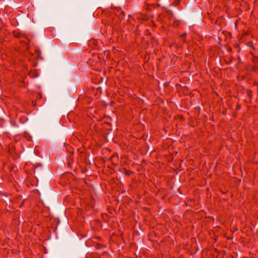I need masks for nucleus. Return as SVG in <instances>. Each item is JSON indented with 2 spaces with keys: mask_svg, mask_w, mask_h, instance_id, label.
Instances as JSON below:
<instances>
[{
  "mask_svg": "<svg viewBox=\"0 0 258 258\" xmlns=\"http://www.w3.org/2000/svg\"><path fill=\"white\" fill-rule=\"evenodd\" d=\"M237 59L238 60V63H240L241 62V58H240V56H238L237 57Z\"/></svg>",
  "mask_w": 258,
  "mask_h": 258,
  "instance_id": "15",
  "label": "nucleus"
},
{
  "mask_svg": "<svg viewBox=\"0 0 258 258\" xmlns=\"http://www.w3.org/2000/svg\"><path fill=\"white\" fill-rule=\"evenodd\" d=\"M120 14L122 15L123 16H124L125 15V13L124 11H121V13H120Z\"/></svg>",
  "mask_w": 258,
  "mask_h": 258,
  "instance_id": "14",
  "label": "nucleus"
},
{
  "mask_svg": "<svg viewBox=\"0 0 258 258\" xmlns=\"http://www.w3.org/2000/svg\"><path fill=\"white\" fill-rule=\"evenodd\" d=\"M202 16L201 7L198 5L192 6L188 11V20L191 23L196 22L200 19Z\"/></svg>",
  "mask_w": 258,
  "mask_h": 258,
  "instance_id": "1",
  "label": "nucleus"
},
{
  "mask_svg": "<svg viewBox=\"0 0 258 258\" xmlns=\"http://www.w3.org/2000/svg\"><path fill=\"white\" fill-rule=\"evenodd\" d=\"M119 171L120 172H123L126 176H130L131 174L134 173L133 171L126 170L124 168H120L119 169Z\"/></svg>",
  "mask_w": 258,
  "mask_h": 258,
  "instance_id": "4",
  "label": "nucleus"
},
{
  "mask_svg": "<svg viewBox=\"0 0 258 258\" xmlns=\"http://www.w3.org/2000/svg\"><path fill=\"white\" fill-rule=\"evenodd\" d=\"M240 108H241L240 105H239L238 104H237L236 107V110H239L240 109Z\"/></svg>",
  "mask_w": 258,
  "mask_h": 258,
  "instance_id": "12",
  "label": "nucleus"
},
{
  "mask_svg": "<svg viewBox=\"0 0 258 258\" xmlns=\"http://www.w3.org/2000/svg\"><path fill=\"white\" fill-rule=\"evenodd\" d=\"M232 59H233L232 57H231V59H230V61H231L232 60Z\"/></svg>",
  "mask_w": 258,
  "mask_h": 258,
  "instance_id": "18",
  "label": "nucleus"
},
{
  "mask_svg": "<svg viewBox=\"0 0 258 258\" xmlns=\"http://www.w3.org/2000/svg\"><path fill=\"white\" fill-rule=\"evenodd\" d=\"M236 47L238 48L237 52H239L240 51V50H241L240 48L239 47V46L238 45H237Z\"/></svg>",
  "mask_w": 258,
  "mask_h": 258,
  "instance_id": "13",
  "label": "nucleus"
},
{
  "mask_svg": "<svg viewBox=\"0 0 258 258\" xmlns=\"http://www.w3.org/2000/svg\"><path fill=\"white\" fill-rule=\"evenodd\" d=\"M113 157H114V156H112L110 157V160H112V159Z\"/></svg>",
  "mask_w": 258,
  "mask_h": 258,
  "instance_id": "17",
  "label": "nucleus"
},
{
  "mask_svg": "<svg viewBox=\"0 0 258 258\" xmlns=\"http://www.w3.org/2000/svg\"><path fill=\"white\" fill-rule=\"evenodd\" d=\"M258 70V66L257 64H253V66H252L251 68V71L252 72H256Z\"/></svg>",
  "mask_w": 258,
  "mask_h": 258,
  "instance_id": "9",
  "label": "nucleus"
},
{
  "mask_svg": "<svg viewBox=\"0 0 258 258\" xmlns=\"http://www.w3.org/2000/svg\"><path fill=\"white\" fill-rule=\"evenodd\" d=\"M180 1H181V0H174V2H173V5H174V6H176V5H177L179 4V3L180 2ZM165 1H166V2H167L168 0H165Z\"/></svg>",
  "mask_w": 258,
  "mask_h": 258,
  "instance_id": "10",
  "label": "nucleus"
},
{
  "mask_svg": "<svg viewBox=\"0 0 258 258\" xmlns=\"http://www.w3.org/2000/svg\"><path fill=\"white\" fill-rule=\"evenodd\" d=\"M49 176L50 177H52V174L51 173H50Z\"/></svg>",
  "mask_w": 258,
  "mask_h": 258,
  "instance_id": "16",
  "label": "nucleus"
},
{
  "mask_svg": "<svg viewBox=\"0 0 258 258\" xmlns=\"http://www.w3.org/2000/svg\"><path fill=\"white\" fill-rule=\"evenodd\" d=\"M251 60H252V62L253 64H257V57L256 56H253Z\"/></svg>",
  "mask_w": 258,
  "mask_h": 258,
  "instance_id": "7",
  "label": "nucleus"
},
{
  "mask_svg": "<svg viewBox=\"0 0 258 258\" xmlns=\"http://www.w3.org/2000/svg\"><path fill=\"white\" fill-rule=\"evenodd\" d=\"M38 166H40V165H41V164H38Z\"/></svg>",
  "mask_w": 258,
  "mask_h": 258,
  "instance_id": "19",
  "label": "nucleus"
},
{
  "mask_svg": "<svg viewBox=\"0 0 258 258\" xmlns=\"http://www.w3.org/2000/svg\"><path fill=\"white\" fill-rule=\"evenodd\" d=\"M39 189L41 192L42 198L45 200H49L54 196V193L49 189L48 183L45 185H41Z\"/></svg>",
  "mask_w": 258,
  "mask_h": 258,
  "instance_id": "2",
  "label": "nucleus"
},
{
  "mask_svg": "<svg viewBox=\"0 0 258 258\" xmlns=\"http://www.w3.org/2000/svg\"><path fill=\"white\" fill-rule=\"evenodd\" d=\"M54 221L56 222V225L54 228V231H56L57 229V225L60 223V219L58 218H56L54 219Z\"/></svg>",
  "mask_w": 258,
  "mask_h": 258,
  "instance_id": "8",
  "label": "nucleus"
},
{
  "mask_svg": "<svg viewBox=\"0 0 258 258\" xmlns=\"http://www.w3.org/2000/svg\"><path fill=\"white\" fill-rule=\"evenodd\" d=\"M187 35L186 32H184L183 34H182L180 37L182 39V40L183 42H186V36Z\"/></svg>",
  "mask_w": 258,
  "mask_h": 258,
  "instance_id": "5",
  "label": "nucleus"
},
{
  "mask_svg": "<svg viewBox=\"0 0 258 258\" xmlns=\"http://www.w3.org/2000/svg\"><path fill=\"white\" fill-rule=\"evenodd\" d=\"M229 50H230V51H231V48H230L229 49Z\"/></svg>",
  "mask_w": 258,
  "mask_h": 258,
  "instance_id": "20",
  "label": "nucleus"
},
{
  "mask_svg": "<svg viewBox=\"0 0 258 258\" xmlns=\"http://www.w3.org/2000/svg\"><path fill=\"white\" fill-rule=\"evenodd\" d=\"M13 36L17 38H21L25 36V34L22 33L21 32H19L17 30H14L12 32Z\"/></svg>",
  "mask_w": 258,
  "mask_h": 258,
  "instance_id": "3",
  "label": "nucleus"
},
{
  "mask_svg": "<svg viewBox=\"0 0 258 258\" xmlns=\"http://www.w3.org/2000/svg\"><path fill=\"white\" fill-rule=\"evenodd\" d=\"M177 118L181 120H183L184 118L182 115H177Z\"/></svg>",
  "mask_w": 258,
  "mask_h": 258,
  "instance_id": "11",
  "label": "nucleus"
},
{
  "mask_svg": "<svg viewBox=\"0 0 258 258\" xmlns=\"http://www.w3.org/2000/svg\"><path fill=\"white\" fill-rule=\"evenodd\" d=\"M246 93L247 95V96L250 98H251L252 97V91L250 90V89H247L246 90Z\"/></svg>",
  "mask_w": 258,
  "mask_h": 258,
  "instance_id": "6",
  "label": "nucleus"
}]
</instances>
